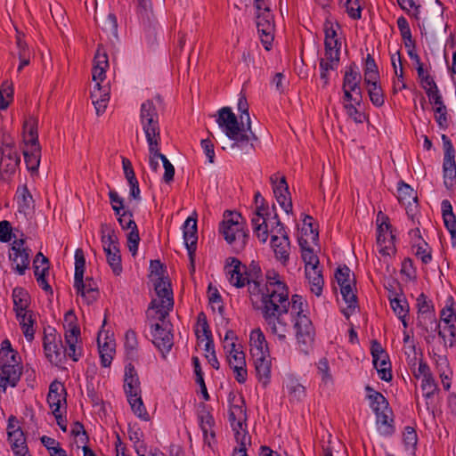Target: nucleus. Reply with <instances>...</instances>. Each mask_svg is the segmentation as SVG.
I'll return each mask as SVG.
<instances>
[{"instance_id":"55","label":"nucleus","mask_w":456,"mask_h":456,"mask_svg":"<svg viewBox=\"0 0 456 456\" xmlns=\"http://www.w3.org/2000/svg\"><path fill=\"white\" fill-rule=\"evenodd\" d=\"M335 26L338 28H340V25L337 22L334 24L330 20H326L323 24V32H324V45H330L331 41L334 39H338V33L335 28Z\"/></svg>"},{"instance_id":"5","label":"nucleus","mask_w":456,"mask_h":456,"mask_svg":"<svg viewBox=\"0 0 456 456\" xmlns=\"http://www.w3.org/2000/svg\"><path fill=\"white\" fill-rule=\"evenodd\" d=\"M37 118L29 117L23 124L24 160L29 171L38 169L41 158V147L38 141Z\"/></svg>"},{"instance_id":"46","label":"nucleus","mask_w":456,"mask_h":456,"mask_svg":"<svg viewBox=\"0 0 456 456\" xmlns=\"http://www.w3.org/2000/svg\"><path fill=\"white\" fill-rule=\"evenodd\" d=\"M368 399L370 402V407L375 412L384 411L389 408L386 397L378 391H373L372 394H369Z\"/></svg>"},{"instance_id":"20","label":"nucleus","mask_w":456,"mask_h":456,"mask_svg":"<svg viewBox=\"0 0 456 456\" xmlns=\"http://www.w3.org/2000/svg\"><path fill=\"white\" fill-rule=\"evenodd\" d=\"M224 270L230 275L229 281L236 288H243L249 284L247 275L244 273L242 263L236 257H228Z\"/></svg>"},{"instance_id":"34","label":"nucleus","mask_w":456,"mask_h":456,"mask_svg":"<svg viewBox=\"0 0 456 456\" xmlns=\"http://www.w3.org/2000/svg\"><path fill=\"white\" fill-rule=\"evenodd\" d=\"M362 77L354 62L351 63L346 69L343 78V87L351 88V90L359 89Z\"/></svg>"},{"instance_id":"44","label":"nucleus","mask_w":456,"mask_h":456,"mask_svg":"<svg viewBox=\"0 0 456 456\" xmlns=\"http://www.w3.org/2000/svg\"><path fill=\"white\" fill-rule=\"evenodd\" d=\"M364 84H369L370 81L379 80V72L378 65L371 54L368 53L364 63Z\"/></svg>"},{"instance_id":"62","label":"nucleus","mask_w":456,"mask_h":456,"mask_svg":"<svg viewBox=\"0 0 456 456\" xmlns=\"http://www.w3.org/2000/svg\"><path fill=\"white\" fill-rule=\"evenodd\" d=\"M343 3L350 18L353 20H360L362 18V7L359 0H348V2Z\"/></svg>"},{"instance_id":"42","label":"nucleus","mask_w":456,"mask_h":456,"mask_svg":"<svg viewBox=\"0 0 456 456\" xmlns=\"http://www.w3.org/2000/svg\"><path fill=\"white\" fill-rule=\"evenodd\" d=\"M33 316V312L28 311L24 312L20 318L18 319L20 321L23 334L28 341H32L34 339L35 330L33 325L35 323V319Z\"/></svg>"},{"instance_id":"51","label":"nucleus","mask_w":456,"mask_h":456,"mask_svg":"<svg viewBox=\"0 0 456 456\" xmlns=\"http://www.w3.org/2000/svg\"><path fill=\"white\" fill-rule=\"evenodd\" d=\"M377 416V421L381 425L385 426L386 428L383 431L385 435H392L395 432V427L393 425L394 419L389 418L388 413H392L391 409L385 410L384 411L375 412Z\"/></svg>"},{"instance_id":"47","label":"nucleus","mask_w":456,"mask_h":456,"mask_svg":"<svg viewBox=\"0 0 456 456\" xmlns=\"http://www.w3.org/2000/svg\"><path fill=\"white\" fill-rule=\"evenodd\" d=\"M127 401L131 406L133 412L137 417H139L140 419H142L143 420L150 419L149 413L147 412V411L144 407L142 399V395L134 396V397H131V398L127 399Z\"/></svg>"},{"instance_id":"1","label":"nucleus","mask_w":456,"mask_h":456,"mask_svg":"<svg viewBox=\"0 0 456 456\" xmlns=\"http://www.w3.org/2000/svg\"><path fill=\"white\" fill-rule=\"evenodd\" d=\"M238 110L240 112V122L230 107H223L218 110L216 123L222 127L225 135L233 141L231 151L236 154H250L255 151L254 141L257 136L252 131L248 112V103L244 95L238 101Z\"/></svg>"},{"instance_id":"35","label":"nucleus","mask_w":456,"mask_h":456,"mask_svg":"<svg viewBox=\"0 0 456 456\" xmlns=\"http://www.w3.org/2000/svg\"><path fill=\"white\" fill-rule=\"evenodd\" d=\"M436 330H437L438 336L444 340L445 346H456V322L444 325L443 329L440 328L439 323H436Z\"/></svg>"},{"instance_id":"13","label":"nucleus","mask_w":456,"mask_h":456,"mask_svg":"<svg viewBox=\"0 0 456 456\" xmlns=\"http://www.w3.org/2000/svg\"><path fill=\"white\" fill-rule=\"evenodd\" d=\"M256 19L261 43L266 51H270L274 38V20L270 7H265L264 12L256 14Z\"/></svg>"},{"instance_id":"10","label":"nucleus","mask_w":456,"mask_h":456,"mask_svg":"<svg viewBox=\"0 0 456 456\" xmlns=\"http://www.w3.org/2000/svg\"><path fill=\"white\" fill-rule=\"evenodd\" d=\"M272 219L274 221L273 224H275V227L273 226L271 232L275 231L276 234L271 237V246L273 248L276 257L282 263H286L289 258L290 242L289 235L277 213H274Z\"/></svg>"},{"instance_id":"54","label":"nucleus","mask_w":456,"mask_h":456,"mask_svg":"<svg viewBox=\"0 0 456 456\" xmlns=\"http://www.w3.org/2000/svg\"><path fill=\"white\" fill-rule=\"evenodd\" d=\"M304 299L299 295H293L291 297V301H289V308H290V315L292 320L295 318H298L300 315H305L304 314Z\"/></svg>"},{"instance_id":"53","label":"nucleus","mask_w":456,"mask_h":456,"mask_svg":"<svg viewBox=\"0 0 456 456\" xmlns=\"http://www.w3.org/2000/svg\"><path fill=\"white\" fill-rule=\"evenodd\" d=\"M339 63L330 62L324 59H320V77L323 81V86H327L330 83V70H336L338 68Z\"/></svg>"},{"instance_id":"43","label":"nucleus","mask_w":456,"mask_h":456,"mask_svg":"<svg viewBox=\"0 0 456 456\" xmlns=\"http://www.w3.org/2000/svg\"><path fill=\"white\" fill-rule=\"evenodd\" d=\"M247 420L236 419L235 421H230L232 430L235 433V438L240 446H246L247 443H249L250 437L247 434Z\"/></svg>"},{"instance_id":"39","label":"nucleus","mask_w":456,"mask_h":456,"mask_svg":"<svg viewBox=\"0 0 456 456\" xmlns=\"http://www.w3.org/2000/svg\"><path fill=\"white\" fill-rule=\"evenodd\" d=\"M286 390L290 401H301L305 396V388L297 379L289 378L286 381Z\"/></svg>"},{"instance_id":"59","label":"nucleus","mask_w":456,"mask_h":456,"mask_svg":"<svg viewBox=\"0 0 456 456\" xmlns=\"http://www.w3.org/2000/svg\"><path fill=\"white\" fill-rule=\"evenodd\" d=\"M313 220H314V218L311 216H309V215L305 216V217L303 219L302 232H304V235H305V236L310 235L311 240L314 242L319 239V232H318L317 228L314 227Z\"/></svg>"},{"instance_id":"19","label":"nucleus","mask_w":456,"mask_h":456,"mask_svg":"<svg viewBox=\"0 0 456 456\" xmlns=\"http://www.w3.org/2000/svg\"><path fill=\"white\" fill-rule=\"evenodd\" d=\"M24 240H20L19 242L14 241L12 246L13 253L9 255V258L12 261V268L20 274L23 275L26 270L29 267V249L20 248L23 245Z\"/></svg>"},{"instance_id":"8","label":"nucleus","mask_w":456,"mask_h":456,"mask_svg":"<svg viewBox=\"0 0 456 456\" xmlns=\"http://www.w3.org/2000/svg\"><path fill=\"white\" fill-rule=\"evenodd\" d=\"M76 315L72 310L65 314V321L69 322V329L64 334L65 346H63V354L70 357L74 362H77L82 355V348L77 346L80 338V328L74 323Z\"/></svg>"},{"instance_id":"52","label":"nucleus","mask_w":456,"mask_h":456,"mask_svg":"<svg viewBox=\"0 0 456 456\" xmlns=\"http://www.w3.org/2000/svg\"><path fill=\"white\" fill-rule=\"evenodd\" d=\"M107 263L110 266L115 275H119L122 273L121 255L118 247L113 248L111 255L108 256Z\"/></svg>"},{"instance_id":"63","label":"nucleus","mask_w":456,"mask_h":456,"mask_svg":"<svg viewBox=\"0 0 456 456\" xmlns=\"http://www.w3.org/2000/svg\"><path fill=\"white\" fill-rule=\"evenodd\" d=\"M197 325L198 328L195 330L196 336L198 339H200V332H202V335L205 336H210L212 334V331L209 328L208 319L206 314L203 312H200L198 314L197 317Z\"/></svg>"},{"instance_id":"27","label":"nucleus","mask_w":456,"mask_h":456,"mask_svg":"<svg viewBox=\"0 0 456 456\" xmlns=\"http://www.w3.org/2000/svg\"><path fill=\"white\" fill-rule=\"evenodd\" d=\"M109 68V59L105 52L98 48L94 55V65L93 68V80L100 84L105 79L106 69Z\"/></svg>"},{"instance_id":"2","label":"nucleus","mask_w":456,"mask_h":456,"mask_svg":"<svg viewBox=\"0 0 456 456\" xmlns=\"http://www.w3.org/2000/svg\"><path fill=\"white\" fill-rule=\"evenodd\" d=\"M218 231L225 241L232 246L233 253L239 254L245 248L249 235L240 213L225 210Z\"/></svg>"},{"instance_id":"61","label":"nucleus","mask_w":456,"mask_h":456,"mask_svg":"<svg viewBox=\"0 0 456 456\" xmlns=\"http://www.w3.org/2000/svg\"><path fill=\"white\" fill-rule=\"evenodd\" d=\"M435 120L440 129L446 130L449 126L447 107H435Z\"/></svg>"},{"instance_id":"48","label":"nucleus","mask_w":456,"mask_h":456,"mask_svg":"<svg viewBox=\"0 0 456 456\" xmlns=\"http://www.w3.org/2000/svg\"><path fill=\"white\" fill-rule=\"evenodd\" d=\"M13 99V88L8 82H4L0 86V110L9 107Z\"/></svg>"},{"instance_id":"16","label":"nucleus","mask_w":456,"mask_h":456,"mask_svg":"<svg viewBox=\"0 0 456 456\" xmlns=\"http://www.w3.org/2000/svg\"><path fill=\"white\" fill-rule=\"evenodd\" d=\"M265 292H263L262 304L267 303L268 297H270L272 301H276L280 299L282 294L286 295L287 298H289L288 286L280 280V275L276 271L268 270L265 273Z\"/></svg>"},{"instance_id":"14","label":"nucleus","mask_w":456,"mask_h":456,"mask_svg":"<svg viewBox=\"0 0 456 456\" xmlns=\"http://www.w3.org/2000/svg\"><path fill=\"white\" fill-rule=\"evenodd\" d=\"M20 163V154L13 143L4 144L1 148L0 175L3 180L12 175Z\"/></svg>"},{"instance_id":"56","label":"nucleus","mask_w":456,"mask_h":456,"mask_svg":"<svg viewBox=\"0 0 456 456\" xmlns=\"http://www.w3.org/2000/svg\"><path fill=\"white\" fill-rule=\"evenodd\" d=\"M244 273L247 275L248 282L250 281L262 280L263 273L259 264L256 261H251V263L247 266L243 265Z\"/></svg>"},{"instance_id":"58","label":"nucleus","mask_w":456,"mask_h":456,"mask_svg":"<svg viewBox=\"0 0 456 456\" xmlns=\"http://www.w3.org/2000/svg\"><path fill=\"white\" fill-rule=\"evenodd\" d=\"M37 268L35 271V277L39 287L45 290L46 293L53 295V291L48 281H46V276L49 273V266H43L40 273L37 272Z\"/></svg>"},{"instance_id":"6","label":"nucleus","mask_w":456,"mask_h":456,"mask_svg":"<svg viewBox=\"0 0 456 456\" xmlns=\"http://www.w3.org/2000/svg\"><path fill=\"white\" fill-rule=\"evenodd\" d=\"M140 122L148 143L160 137L159 116L154 102L146 100L141 104Z\"/></svg>"},{"instance_id":"4","label":"nucleus","mask_w":456,"mask_h":456,"mask_svg":"<svg viewBox=\"0 0 456 456\" xmlns=\"http://www.w3.org/2000/svg\"><path fill=\"white\" fill-rule=\"evenodd\" d=\"M20 357L12 348L11 342L4 339L0 348V387L4 390L9 385L15 387L22 374V366L20 363Z\"/></svg>"},{"instance_id":"29","label":"nucleus","mask_w":456,"mask_h":456,"mask_svg":"<svg viewBox=\"0 0 456 456\" xmlns=\"http://www.w3.org/2000/svg\"><path fill=\"white\" fill-rule=\"evenodd\" d=\"M91 98L93 99L96 114L98 116L102 115L105 111L107 103L110 100L109 90L106 88L102 90V86L97 83L94 90L91 92Z\"/></svg>"},{"instance_id":"11","label":"nucleus","mask_w":456,"mask_h":456,"mask_svg":"<svg viewBox=\"0 0 456 456\" xmlns=\"http://www.w3.org/2000/svg\"><path fill=\"white\" fill-rule=\"evenodd\" d=\"M444 148L443 176L446 189L452 190L456 184L455 150L446 134H442Z\"/></svg>"},{"instance_id":"45","label":"nucleus","mask_w":456,"mask_h":456,"mask_svg":"<svg viewBox=\"0 0 456 456\" xmlns=\"http://www.w3.org/2000/svg\"><path fill=\"white\" fill-rule=\"evenodd\" d=\"M240 403L232 404L229 410V421L236 419L247 420L246 403L243 396L239 398Z\"/></svg>"},{"instance_id":"17","label":"nucleus","mask_w":456,"mask_h":456,"mask_svg":"<svg viewBox=\"0 0 456 456\" xmlns=\"http://www.w3.org/2000/svg\"><path fill=\"white\" fill-rule=\"evenodd\" d=\"M118 221L123 230H130L127 238V247L133 256L137 254L138 246L140 242V235L136 223L133 219V213L131 210H124L123 213L118 216Z\"/></svg>"},{"instance_id":"32","label":"nucleus","mask_w":456,"mask_h":456,"mask_svg":"<svg viewBox=\"0 0 456 456\" xmlns=\"http://www.w3.org/2000/svg\"><path fill=\"white\" fill-rule=\"evenodd\" d=\"M305 276L309 280L311 284V291L317 297H320L322 293V288L324 280L322 270L318 268H305Z\"/></svg>"},{"instance_id":"31","label":"nucleus","mask_w":456,"mask_h":456,"mask_svg":"<svg viewBox=\"0 0 456 456\" xmlns=\"http://www.w3.org/2000/svg\"><path fill=\"white\" fill-rule=\"evenodd\" d=\"M12 299L13 310L16 313L17 318L20 319L24 312H28L27 308L29 304V295L24 289L15 288L12 290Z\"/></svg>"},{"instance_id":"7","label":"nucleus","mask_w":456,"mask_h":456,"mask_svg":"<svg viewBox=\"0 0 456 456\" xmlns=\"http://www.w3.org/2000/svg\"><path fill=\"white\" fill-rule=\"evenodd\" d=\"M377 245L379 252L383 256L395 254L396 249L395 246V234L389 222V217L381 211L377 216Z\"/></svg>"},{"instance_id":"12","label":"nucleus","mask_w":456,"mask_h":456,"mask_svg":"<svg viewBox=\"0 0 456 456\" xmlns=\"http://www.w3.org/2000/svg\"><path fill=\"white\" fill-rule=\"evenodd\" d=\"M292 321L294 322L293 327L300 350L307 353L314 341L315 330L313 322L307 315H300Z\"/></svg>"},{"instance_id":"37","label":"nucleus","mask_w":456,"mask_h":456,"mask_svg":"<svg viewBox=\"0 0 456 456\" xmlns=\"http://www.w3.org/2000/svg\"><path fill=\"white\" fill-rule=\"evenodd\" d=\"M397 199L403 205H410L411 202L418 201L417 192L403 181L398 183Z\"/></svg>"},{"instance_id":"36","label":"nucleus","mask_w":456,"mask_h":456,"mask_svg":"<svg viewBox=\"0 0 456 456\" xmlns=\"http://www.w3.org/2000/svg\"><path fill=\"white\" fill-rule=\"evenodd\" d=\"M85 269L86 258L84 251L82 248H77L75 251L74 287L82 288Z\"/></svg>"},{"instance_id":"3","label":"nucleus","mask_w":456,"mask_h":456,"mask_svg":"<svg viewBox=\"0 0 456 456\" xmlns=\"http://www.w3.org/2000/svg\"><path fill=\"white\" fill-rule=\"evenodd\" d=\"M261 310L265 321L271 328L272 333L276 335L281 342H285L288 323L283 316L289 311V300L287 298V296L282 294L280 299L276 301H272L268 297L267 303L262 304Z\"/></svg>"},{"instance_id":"25","label":"nucleus","mask_w":456,"mask_h":456,"mask_svg":"<svg viewBox=\"0 0 456 456\" xmlns=\"http://www.w3.org/2000/svg\"><path fill=\"white\" fill-rule=\"evenodd\" d=\"M442 216L444 226L448 230L452 246H456V216L452 212V206L448 200H444L441 203Z\"/></svg>"},{"instance_id":"30","label":"nucleus","mask_w":456,"mask_h":456,"mask_svg":"<svg viewBox=\"0 0 456 456\" xmlns=\"http://www.w3.org/2000/svg\"><path fill=\"white\" fill-rule=\"evenodd\" d=\"M417 307L419 325L422 326L421 318H428L431 322H436L434 305L430 300H428V297L424 293H421L417 297Z\"/></svg>"},{"instance_id":"22","label":"nucleus","mask_w":456,"mask_h":456,"mask_svg":"<svg viewBox=\"0 0 456 456\" xmlns=\"http://www.w3.org/2000/svg\"><path fill=\"white\" fill-rule=\"evenodd\" d=\"M124 391L127 399L142 394L139 377L132 363H128L125 367Z\"/></svg>"},{"instance_id":"18","label":"nucleus","mask_w":456,"mask_h":456,"mask_svg":"<svg viewBox=\"0 0 456 456\" xmlns=\"http://www.w3.org/2000/svg\"><path fill=\"white\" fill-rule=\"evenodd\" d=\"M154 289L157 296L167 301V310H159V320L163 322L173 309L174 298L170 281L167 277L159 276L154 281Z\"/></svg>"},{"instance_id":"50","label":"nucleus","mask_w":456,"mask_h":456,"mask_svg":"<svg viewBox=\"0 0 456 456\" xmlns=\"http://www.w3.org/2000/svg\"><path fill=\"white\" fill-rule=\"evenodd\" d=\"M198 419L200 428H206L207 426L209 428L211 425H215V419L208 410V406L204 403L199 404Z\"/></svg>"},{"instance_id":"33","label":"nucleus","mask_w":456,"mask_h":456,"mask_svg":"<svg viewBox=\"0 0 456 456\" xmlns=\"http://www.w3.org/2000/svg\"><path fill=\"white\" fill-rule=\"evenodd\" d=\"M388 299L390 306L398 319H402V317H408L410 306L404 297H399L396 293L391 292L388 296Z\"/></svg>"},{"instance_id":"49","label":"nucleus","mask_w":456,"mask_h":456,"mask_svg":"<svg viewBox=\"0 0 456 456\" xmlns=\"http://www.w3.org/2000/svg\"><path fill=\"white\" fill-rule=\"evenodd\" d=\"M8 441L12 452L20 449L21 446H27L26 438L20 427H18L15 431L8 432Z\"/></svg>"},{"instance_id":"21","label":"nucleus","mask_w":456,"mask_h":456,"mask_svg":"<svg viewBox=\"0 0 456 456\" xmlns=\"http://www.w3.org/2000/svg\"><path fill=\"white\" fill-rule=\"evenodd\" d=\"M183 230L184 243L188 250L191 264L193 265V256L197 248L198 241L197 218L189 216L183 224ZM192 270H194L193 265Z\"/></svg>"},{"instance_id":"9","label":"nucleus","mask_w":456,"mask_h":456,"mask_svg":"<svg viewBox=\"0 0 456 456\" xmlns=\"http://www.w3.org/2000/svg\"><path fill=\"white\" fill-rule=\"evenodd\" d=\"M76 315L72 310L65 314V321L69 322V329L64 334L65 346H63V354L70 357L74 362H77L82 355V348L77 346L80 338V328L74 323Z\"/></svg>"},{"instance_id":"23","label":"nucleus","mask_w":456,"mask_h":456,"mask_svg":"<svg viewBox=\"0 0 456 456\" xmlns=\"http://www.w3.org/2000/svg\"><path fill=\"white\" fill-rule=\"evenodd\" d=\"M254 359V365L256 375L259 382L266 387L271 379V359L270 354L267 355L252 356Z\"/></svg>"},{"instance_id":"64","label":"nucleus","mask_w":456,"mask_h":456,"mask_svg":"<svg viewBox=\"0 0 456 456\" xmlns=\"http://www.w3.org/2000/svg\"><path fill=\"white\" fill-rule=\"evenodd\" d=\"M138 346L136 333L133 330H128L125 336V348L127 354H134Z\"/></svg>"},{"instance_id":"26","label":"nucleus","mask_w":456,"mask_h":456,"mask_svg":"<svg viewBox=\"0 0 456 456\" xmlns=\"http://www.w3.org/2000/svg\"><path fill=\"white\" fill-rule=\"evenodd\" d=\"M74 288L77 294L80 295L88 305L96 302L100 297L98 287L93 278L87 277L86 281L83 280L82 288Z\"/></svg>"},{"instance_id":"15","label":"nucleus","mask_w":456,"mask_h":456,"mask_svg":"<svg viewBox=\"0 0 456 456\" xmlns=\"http://www.w3.org/2000/svg\"><path fill=\"white\" fill-rule=\"evenodd\" d=\"M162 324L154 323L151 325L152 343L160 351L162 356L166 358V354L170 352L174 345V335L168 326L170 323H166L165 320Z\"/></svg>"},{"instance_id":"60","label":"nucleus","mask_w":456,"mask_h":456,"mask_svg":"<svg viewBox=\"0 0 456 456\" xmlns=\"http://www.w3.org/2000/svg\"><path fill=\"white\" fill-rule=\"evenodd\" d=\"M403 442L407 449L414 451L418 443V435L414 428L407 426L403 431Z\"/></svg>"},{"instance_id":"40","label":"nucleus","mask_w":456,"mask_h":456,"mask_svg":"<svg viewBox=\"0 0 456 456\" xmlns=\"http://www.w3.org/2000/svg\"><path fill=\"white\" fill-rule=\"evenodd\" d=\"M397 27L400 30L401 37L403 38L404 46L407 48V51L416 48V42L412 38L409 23L403 16H401L397 19Z\"/></svg>"},{"instance_id":"24","label":"nucleus","mask_w":456,"mask_h":456,"mask_svg":"<svg viewBox=\"0 0 456 456\" xmlns=\"http://www.w3.org/2000/svg\"><path fill=\"white\" fill-rule=\"evenodd\" d=\"M249 342L252 356L267 355L269 354L267 341L263 331L259 328L251 331Z\"/></svg>"},{"instance_id":"38","label":"nucleus","mask_w":456,"mask_h":456,"mask_svg":"<svg viewBox=\"0 0 456 456\" xmlns=\"http://www.w3.org/2000/svg\"><path fill=\"white\" fill-rule=\"evenodd\" d=\"M368 94L371 103L375 107H381L385 103V94L383 89L378 80L370 81L369 84H365Z\"/></svg>"},{"instance_id":"28","label":"nucleus","mask_w":456,"mask_h":456,"mask_svg":"<svg viewBox=\"0 0 456 456\" xmlns=\"http://www.w3.org/2000/svg\"><path fill=\"white\" fill-rule=\"evenodd\" d=\"M340 293L342 295L343 299L347 304V307L342 310L343 314L346 318H349L350 315L354 313V309L358 306L357 304V296L353 291V287L351 282L339 285Z\"/></svg>"},{"instance_id":"57","label":"nucleus","mask_w":456,"mask_h":456,"mask_svg":"<svg viewBox=\"0 0 456 456\" xmlns=\"http://www.w3.org/2000/svg\"><path fill=\"white\" fill-rule=\"evenodd\" d=\"M420 387L424 393L423 395L426 398L433 397L435 393L438 390V386L433 375L422 379Z\"/></svg>"},{"instance_id":"41","label":"nucleus","mask_w":456,"mask_h":456,"mask_svg":"<svg viewBox=\"0 0 456 456\" xmlns=\"http://www.w3.org/2000/svg\"><path fill=\"white\" fill-rule=\"evenodd\" d=\"M98 347L102 366L105 368L110 367L115 354V344L112 341H106L101 344L98 338Z\"/></svg>"}]
</instances>
